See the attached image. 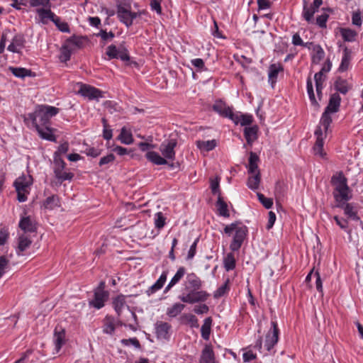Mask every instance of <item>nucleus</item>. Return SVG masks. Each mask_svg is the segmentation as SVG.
Listing matches in <instances>:
<instances>
[{
    "instance_id": "052dcab7",
    "label": "nucleus",
    "mask_w": 363,
    "mask_h": 363,
    "mask_svg": "<svg viewBox=\"0 0 363 363\" xmlns=\"http://www.w3.org/2000/svg\"><path fill=\"white\" fill-rule=\"evenodd\" d=\"M96 36L101 37L102 40L106 42L109 40H112L115 35L112 31L106 32L105 30H101L99 33L96 34Z\"/></svg>"
},
{
    "instance_id": "7ed1b4c3",
    "label": "nucleus",
    "mask_w": 363,
    "mask_h": 363,
    "mask_svg": "<svg viewBox=\"0 0 363 363\" xmlns=\"http://www.w3.org/2000/svg\"><path fill=\"white\" fill-rule=\"evenodd\" d=\"M65 165L66 164L65 161L61 158V157H59L57 155H54L53 171L55 178L60 183H62L66 180H71L74 177V174L72 172H63L64 169L65 168Z\"/></svg>"
},
{
    "instance_id": "a211bd4d",
    "label": "nucleus",
    "mask_w": 363,
    "mask_h": 363,
    "mask_svg": "<svg viewBox=\"0 0 363 363\" xmlns=\"http://www.w3.org/2000/svg\"><path fill=\"white\" fill-rule=\"evenodd\" d=\"M334 88L337 92L342 94H346L350 90L352 89V84H349L346 79L339 77L334 82Z\"/></svg>"
},
{
    "instance_id": "412c9836",
    "label": "nucleus",
    "mask_w": 363,
    "mask_h": 363,
    "mask_svg": "<svg viewBox=\"0 0 363 363\" xmlns=\"http://www.w3.org/2000/svg\"><path fill=\"white\" fill-rule=\"evenodd\" d=\"M313 53L311 55V62L314 65H318L325 57V52L320 45H315L313 43L311 49Z\"/></svg>"
},
{
    "instance_id": "ea45409f",
    "label": "nucleus",
    "mask_w": 363,
    "mask_h": 363,
    "mask_svg": "<svg viewBox=\"0 0 363 363\" xmlns=\"http://www.w3.org/2000/svg\"><path fill=\"white\" fill-rule=\"evenodd\" d=\"M314 11L311 9V8L308 6V3L306 0H304L303 2V13L302 16L303 18L308 23H313V16H314Z\"/></svg>"
},
{
    "instance_id": "6ab92c4d",
    "label": "nucleus",
    "mask_w": 363,
    "mask_h": 363,
    "mask_svg": "<svg viewBox=\"0 0 363 363\" xmlns=\"http://www.w3.org/2000/svg\"><path fill=\"white\" fill-rule=\"evenodd\" d=\"M167 271H164L157 281L152 286L148 288V289L146 291L147 296L153 294L157 291L161 289L163 287L167 280Z\"/></svg>"
},
{
    "instance_id": "13d9d810",
    "label": "nucleus",
    "mask_w": 363,
    "mask_h": 363,
    "mask_svg": "<svg viewBox=\"0 0 363 363\" xmlns=\"http://www.w3.org/2000/svg\"><path fill=\"white\" fill-rule=\"evenodd\" d=\"M329 15L323 13L316 18V24L321 28H325L327 27V21L328 20Z\"/></svg>"
},
{
    "instance_id": "6e6d98bb",
    "label": "nucleus",
    "mask_w": 363,
    "mask_h": 363,
    "mask_svg": "<svg viewBox=\"0 0 363 363\" xmlns=\"http://www.w3.org/2000/svg\"><path fill=\"white\" fill-rule=\"evenodd\" d=\"M186 273V269L184 267H180L174 276L172 278L170 281L176 285L184 276Z\"/></svg>"
},
{
    "instance_id": "c9c22d12",
    "label": "nucleus",
    "mask_w": 363,
    "mask_h": 363,
    "mask_svg": "<svg viewBox=\"0 0 363 363\" xmlns=\"http://www.w3.org/2000/svg\"><path fill=\"white\" fill-rule=\"evenodd\" d=\"M74 50L65 43L60 49V61L66 62L67 61L69 60Z\"/></svg>"
},
{
    "instance_id": "680f3d73",
    "label": "nucleus",
    "mask_w": 363,
    "mask_h": 363,
    "mask_svg": "<svg viewBox=\"0 0 363 363\" xmlns=\"http://www.w3.org/2000/svg\"><path fill=\"white\" fill-rule=\"evenodd\" d=\"M55 340H65V330L60 325H57L55 329Z\"/></svg>"
},
{
    "instance_id": "79ce46f5",
    "label": "nucleus",
    "mask_w": 363,
    "mask_h": 363,
    "mask_svg": "<svg viewBox=\"0 0 363 363\" xmlns=\"http://www.w3.org/2000/svg\"><path fill=\"white\" fill-rule=\"evenodd\" d=\"M185 308V306L180 303H174L172 307L169 308L167 311V315L171 318H174L178 315Z\"/></svg>"
},
{
    "instance_id": "ddd939ff",
    "label": "nucleus",
    "mask_w": 363,
    "mask_h": 363,
    "mask_svg": "<svg viewBox=\"0 0 363 363\" xmlns=\"http://www.w3.org/2000/svg\"><path fill=\"white\" fill-rule=\"evenodd\" d=\"M87 41L86 36L73 35L66 40L65 43L74 51L76 49L83 48Z\"/></svg>"
},
{
    "instance_id": "4be33fe9",
    "label": "nucleus",
    "mask_w": 363,
    "mask_h": 363,
    "mask_svg": "<svg viewBox=\"0 0 363 363\" xmlns=\"http://www.w3.org/2000/svg\"><path fill=\"white\" fill-rule=\"evenodd\" d=\"M288 186L284 181H278L274 189V195L277 201H281L286 195Z\"/></svg>"
},
{
    "instance_id": "8fccbe9b",
    "label": "nucleus",
    "mask_w": 363,
    "mask_h": 363,
    "mask_svg": "<svg viewBox=\"0 0 363 363\" xmlns=\"http://www.w3.org/2000/svg\"><path fill=\"white\" fill-rule=\"evenodd\" d=\"M323 140H316L315 143L313 147V150L315 155H318L321 157H323L325 155V152H323Z\"/></svg>"
},
{
    "instance_id": "c85d7f7f",
    "label": "nucleus",
    "mask_w": 363,
    "mask_h": 363,
    "mask_svg": "<svg viewBox=\"0 0 363 363\" xmlns=\"http://www.w3.org/2000/svg\"><path fill=\"white\" fill-rule=\"evenodd\" d=\"M31 244L32 240L26 234H22L21 235H20L18 237V250L19 252H18L17 254L20 255L21 253L24 252L26 249H28Z\"/></svg>"
},
{
    "instance_id": "f257e3e1",
    "label": "nucleus",
    "mask_w": 363,
    "mask_h": 363,
    "mask_svg": "<svg viewBox=\"0 0 363 363\" xmlns=\"http://www.w3.org/2000/svg\"><path fill=\"white\" fill-rule=\"evenodd\" d=\"M330 183L334 187L333 196L337 202L347 201L352 198L347 179L342 171L337 172L332 176Z\"/></svg>"
},
{
    "instance_id": "de8ad7c7",
    "label": "nucleus",
    "mask_w": 363,
    "mask_h": 363,
    "mask_svg": "<svg viewBox=\"0 0 363 363\" xmlns=\"http://www.w3.org/2000/svg\"><path fill=\"white\" fill-rule=\"evenodd\" d=\"M210 183H211V189L213 194H216L218 196V195H221L220 190L219 188V184H220V177H216L215 179H210Z\"/></svg>"
},
{
    "instance_id": "39448f33",
    "label": "nucleus",
    "mask_w": 363,
    "mask_h": 363,
    "mask_svg": "<svg viewBox=\"0 0 363 363\" xmlns=\"http://www.w3.org/2000/svg\"><path fill=\"white\" fill-rule=\"evenodd\" d=\"M186 294H182L179 298V299L186 303H195L199 302H204L209 297V294L206 291L202 290H192L187 291Z\"/></svg>"
},
{
    "instance_id": "aec40b11",
    "label": "nucleus",
    "mask_w": 363,
    "mask_h": 363,
    "mask_svg": "<svg viewBox=\"0 0 363 363\" xmlns=\"http://www.w3.org/2000/svg\"><path fill=\"white\" fill-rule=\"evenodd\" d=\"M36 130L43 139L52 142L56 141V137L53 134V129L50 128L49 125L39 126Z\"/></svg>"
},
{
    "instance_id": "c03bdc74",
    "label": "nucleus",
    "mask_w": 363,
    "mask_h": 363,
    "mask_svg": "<svg viewBox=\"0 0 363 363\" xmlns=\"http://www.w3.org/2000/svg\"><path fill=\"white\" fill-rule=\"evenodd\" d=\"M340 33L345 41L352 42L355 39L357 33L350 28H340Z\"/></svg>"
},
{
    "instance_id": "7c9ffc66",
    "label": "nucleus",
    "mask_w": 363,
    "mask_h": 363,
    "mask_svg": "<svg viewBox=\"0 0 363 363\" xmlns=\"http://www.w3.org/2000/svg\"><path fill=\"white\" fill-rule=\"evenodd\" d=\"M146 157L149 161L157 165L168 164L167 160L164 157H161L155 151L147 152Z\"/></svg>"
},
{
    "instance_id": "f3484780",
    "label": "nucleus",
    "mask_w": 363,
    "mask_h": 363,
    "mask_svg": "<svg viewBox=\"0 0 363 363\" xmlns=\"http://www.w3.org/2000/svg\"><path fill=\"white\" fill-rule=\"evenodd\" d=\"M171 325L164 322L157 323L156 325V333L158 339L167 340L169 338V331Z\"/></svg>"
},
{
    "instance_id": "a18cd8bd",
    "label": "nucleus",
    "mask_w": 363,
    "mask_h": 363,
    "mask_svg": "<svg viewBox=\"0 0 363 363\" xmlns=\"http://www.w3.org/2000/svg\"><path fill=\"white\" fill-rule=\"evenodd\" d=\"M224 267L226 271H230L235 267V259L232 253H229L224 259Z\"/></svg>"
},
{
    "instance_id": "603ef678",
    "label": "nucleus",
    "mask_w": 363,
    "mask_h": 363,
    "mask_svg": "<svg viewBox=\"0 0 363 363\" xmlns=\"http://www.w3.org/2000/svg\"><path fill=\"white\" fill-rule=\"evenodd\" d=\"M330 113L325 111L320 119V124L323 126L325 131L328 130V127L332 123V118L330 116Z\"/></svg>"
},
{
    "instance_id": "5701e85b",
    "label": "nucleus",
    "mask_w": 363,
    "mask_h": 363,
    "mask_svg": "<svg viewBox=\"0 0 363 363\" xmlns=\"http://www.w3.org/2000/svg\"><path fill=\"white\" fill-rule=\"evenodd\" d=\"M37 13L43 23H46V19H50L51 21H54L55 18H57V16L51 11L50 8L45 7L41 9H38L36 10Z\"/></svg>"
},
{
    "instance_id": "338daca9",
    "label": "nucleus",
    "mask_w": 363,
    "mask_h": 363,
    "mask_svg": "<svg viewBox=\"0 0 363 363\" xmlns=\"http://www.w3.org/2000/svg\"><path fill=\"white\" fill-rule=\"evenodd\" d=\"M115 156L113 154L111 153L106 156L101 157L99 160V164L100 167H102L105 164H108L112 163L115 160Z\"/></svg>"
},
{
    "instance_id": "9b49d317",
    "label": "nucleus",
    "mask_w": 363,
    "mask_h": 363,
    "mask_svg": "<svg viewBox=\"0 0 363 363\" xmlns=\"http://www.w3.org/2000/svg\"><path fill=\"white\" fill-rule=\"evenodd\" d=\"M202 281L195 273H189L186 277L185 289L186 291L199 290L202 286Z\"/></svg>"
},
{
    "instance_id": "58836bf2",
    "label": "nucleus",
    "mask_w": 363,
    "mask_h": 363,
    "mask_svg": "<svg viewBox=\"0 0 363 363\" xmlns=\"http://www.w3.org/2000/svg\"><path fill=\"white\" fill-rule=\"evenodd\" d=\"M306 88H307V92H308L310 101L311 102V104L315 107H319V104L315 97L312 79L311 77H308L307 79Z\"/></svg>"
},
{
    "instance_id": "cd10ccee",
    "label": "nucleus",
    "mask_w": 363,
    "mask_h": 363,
    "mask_svg": "<svg viewBox=\"0 0 363 363\" xmlns=\"http://www.w3.org/2000/svg\"><path fill=\"white\" fill-rule=\"evenodd\" d=\"M9 70L16 77L24 78L26 77H34L35 74L30 70L23 67H10Z\"/></svg>"
},
{
    "instance_id": "864d4df0",
    "label": "nucleus",
    "mask_w": 363,
    "mask_h": 363,
    "mask_svg": "<svg viewBox=\"0 0 363 363\" xmlns=\"http://www.w3.org/2000/svg\"><path fill=\"white\" fill-rule=\"evenodd\" d=\"M118 52L119 49H118L116 45H111L107 47L106 54L109 60L118 59Z\"/></svg>"
},
{
    "instance_id": "b1692460",
    "label": "nucleus",
    "mask_w": 363,
    "mask_h": 363,
    "mask_svg": "<svg viewBox=\"0 0 363 363\" xmlns=\"http://www.w3.org/2000/svg\"><path fill=\"white\" fill-rule=\"evenodd\" d=\"M257 132L258 127L256 125L251 127L245 128L244 135L248 144L251 145L254 141H255L257 139Z\"/></svg>"
},
{
    "instance_id": "2eb2a0df",
    "label": "nucleus",
    "mask_w": 363,
    "mask_h": 363,
    "mask_svg": "<svg viewBox=\"0 0 363 363\" xmlns=\"http://www.w3.org/2000/svg\"><path fill=\"white\" fill-rule=\"evenodd\" d=\"M199 363H217L211 345H206L201 352Z\"/></svg>"
},
{
    "instance_id": "a19ab883",
    "label": "nucleus",
    "mask_w": 363,
    "mask_h": 363,
    "mask_svg": "<svg viewBox=\"0 0 363 363\" xmlns=\"http://www.w3.org/2000/svg\"><path fill=\"white\" fill-rule=\"evenodd\" d=\"M272 327L266 335V340H278L279 330L277 323L272 322Z\"/></svg>"
},
{
    "instance_id": "dca6fc26",
    "label": "nucleus",
    "mask_w": 363,
    "mask_h": 363,
    "mask_svg": "<svg viewBox=\"0 0 363 363\" xmlns=\"http://www.w3.org/2000/svg\"><path fill=\"white\" fill-rule=\"evenodd\" d=\"M341 98L338 93L333 94L329 99L328 104L325 108V111L329 113H336L339 111Z\"/></svg>"
},
{
    "instance_id": "9d476101",
    "label": "nucleus",
    "mask_w": 363,
    "mask_h": 363,
    "mask_svg": "<svg viewBox=\"0 0 363 363\" xmlns=\"http://www.w3.org/2000/svg\"><path fill=\"white\" fill-rule=\"evenodd\" d=\"M78 92L82 96L86 97L89 100L103 97V92L101 90L87 84H82Z\"/></svg>"
},
{
    "instance_id": "0eeeda50",
    "label": "nucleus",
    "mask_w": 363,
    "mask_h": 363,
    "mask_svg": "<svg viewBox=\"0 0 363 363\" xmlns=\"http://www.w3.org/2000/svg\"><path fill=\"white\" fill-rule=\"evenodd\" d=\"M105 282L101 281L96 289L94 290V298L89 302V304L97 309L101 308L104 306V302L108 298V292L104 290Z\"/></svg>"
},
{
    "instance_id": "4468645a",
    "label": "nucleus",
    "mask_w": 363,
    "mask_h": 363,
    "mask_svg": "<svg viewBox=\"0 0 363 363\" xmlns=\"http://www.w3.org/2000/svg\"><path fill=\"white\" fill-rule=\"evenodd\" d=\"M18 227L24 232L23 234L37 232L36 223L30 216L21 218L18 223Z\"/></svg>"
},
{
    "instance_id": "1a4fd4ad",
    "label": "nucleus",
    "mask_w": 363,
    "mask_h": 363,
    "mask_svg": "<svg viewBox=\"0 0 363 363\" xmlns=\"http://www.w3.org/2000/svg\"><path fill=\"white\" fill-rule=\"evenodd\" d=\"M177 140L173 138L169 139L161 144L160 150L166 160H174V147L177 146Z\"/></svg>"
},
{
    "instance_id": "bf43d9fd",
    "label": "nucleus",
    "mask_w": 363,
    "mask_h": 363,
    "mask_svg": "<svg viewBox=\"0 0 363 363\" xmlns=\"http://www.w3.org/2000/svg\"><path fill=\"white\" fill-rule=\"evenodd\" d=\"M326 77L324 75V73L321 71L315 73L314 75V80L315 83V86H318V89L320 86H323V82L325 80Z\"/></svg>"
},
{
    "instance_id": "6e6552de",
    "label": "nucleus",
    "mask_w": 363,
    "mask_h": 363,
    "mask_svg": "<svg viewBox=\"0 0 363 363\" xmlns=\"http://www.w3.org/2000/svg\"><path fill=\"white\" fill-rule=\"evenodd\" d=\"M248 230L245 225L238 227L236 229L233 239L230 245L232 251H238L241 247L245 239L246 238Z\"/></svg>"
},
{
    "instance_id": "2f4dec72",
    "label": "nucleus",
    "mask_w": 363,
    "mask_h": 363,
    "mask_svg": "<svg viewBox=\"0 0 363 363\" xmlns=\"http://www.w3.org/2000/svg\"><path fill=\"white\" fill-rule=\"evenodd\" d=\"M280 71H283V67L279 64H272L269 66V82L272 86L276 82L278 74Z\"/></svg>"
},
{
    "instance_id": "69168bd1",
    "label": "nucleus",
    "mask_w": 363,
    "mask_h": 363,
    "mask_svg": "<svg viewBox=\"0 0 363 363\" xmlns=\"http://www.w3.org/2000/svg\"><path fill=\"white\" fill-rule=\"evenodd\" d=\"M243 361L245 362H249L256 358V354L250 350H243L242 354Z\"/></svg>"
},
{
    "instance_id": "72a5a7b5",
    "label": "nucleus",
    "mask_w": 363,
    "mask_h": 363,
    "mask_svg": "<svg viewBox=\"0 0 363 363\" xmlns=\"http://www.w3.org/2000/svg\"><path fill=\"white\" fill-rule=\"evenodd\" d=\"M212 324V318L208 317L204 320L203 324L201 328V336L205 340H208L210 337L211 327Z\"/></svg>"
},
{
    "instance_id": "c756f323",
    "label": "nucleus",
    "mask_w": 363,
    "mask_h": 363,
    "mask_svg": "<svg viewBox=\"0 0 363 363\" xmlns=\"http://www.w3.org/2000/svg\"><path fill=\"white\" fill-rule=\"evenodd\" d=\"M216 207L218 211V214L225 218H228L230 213L228 208L226 202L223 200L221 195H218V200L216 202Z\"/></svg>"
},
{
    "instance_id": "f704fd0d",
    "label": "nucleus",
    "mask_w": 363,
    "mask_h": 363,
    "mask_svg": "<svg viewBox=\"0 0 363 363\" xmlns=\"http://www.w3.org/2000/svg\"><path fill=\"white\" fill-rule=\"evenodd\" d=\"M216 140H211L207 141L198 140L196 141V146L199 149L205 151H211L216 147Z\"/></svg>"
},
{
    "instance_id": "3c124183",
    "label": "nucleus",
    "mask_w": 363,
    "mask_h": 363,
    "mask_svg": "<svg viewBox=\"0 0 363 363\" xmlns=\"http://www.w3.org/2000/svg\"><path fill=\"white\" fill-rule=\"evenodd\" d=\"M345 214L350 218H352L354 220H358L359 217L357 215V212L354 211L353 206L351 203H347L344 206Z\"/></svg>"
},
{
    "instance_id": "f8f14e48",
    "label": "nucleus",
    "mask_w": 363,
    "mask_h": 363,
    "mask_svg": "<svg viewBox=\"0 0 363 363\" xmlns=\"http://www.w3.org/2000/svg\"><path fill=\"white\" fill-rule=\"evenodd\" d=\"M117 16L121 22L124 23L128 28L132 26L130 15V6H125L122 4L117 5Z\"/></svg>"
},
{
    "instance_id": "0e129e2a",
    "label": "nucleus",
    "mask_w": 363,
    "mask_h": 363,
    "mask_svg": "<svg viewBox=\"0 0 363 363\" xmlns=\"http://www.w3.org/2000/svg\"><path fill=\"white\" fill-rule=\"evenodd\" d=\"M30 6L32 7L42 6L48 8L51 6L50 0H30Z\"/></svg>"
},
{
    "instance_id": "a878e982",
    "label": "nucleus",
    "mask_w": 363,
    "mask_h": 363,
    "mask_svg": "<svg viewBox=\"0 0 363 363\" xmlns=\"http://www.w3.org/2000/svg\"><path fill=\"white\" fill-rule=\"evenodd\" d=\"M116 328V320L113 317L106 315L103 320V332L107 334H112Z\"/></svg>"
},
{
    "instance_id": "f03ea898",
    "label": "nucleus",
    "mask_w": 363,
    "mask_h": 363,
    "mask_svg": "<svg viewBox=\"0 0 363 363\" xmlns=\"http://www.w3.org/2000/svg\"><path fill=\"white\" fill-rule=\"evenodd\" d=\"M59 113V108L47 106H38L33 113H29L28 117L32 121L33 125L35 128L39 126L49 125L50 120Z\"/></svg>"
},
{
    "instance_id": "4c0bfd02",
    "label": "nucleus",
    "mask_w": 363,
    "mask_h": 363,
    "mask_svg": "<svg viewBox=\"0 0 363 363\" xmlns=\"http://www.w3.org/2000/svg\"><path fill=\"white\" fill-rule=\"evenodd\" d=\"M60 205L59 197L56 195H52L51 196L48 197L43 203L45 208L50 210L60 206Z\"/></svg>"
},
{
    "instance_id": "5fc2aeb1",
    "label": "nucleus",
    "mask_w": 363,
    "mask_h": 363,
    "mask_svg": "<svg viewBox=\"0 0 363 363\" xmlns=\"http://www.w3.org/2000/svg\"><path fill=\"white\" fill-rule=\"evenodd\" d=\"M166 218L162 212H158L155 214V225L158 229L162 228L165 225Z\"/></svg>"
},
{
    "instance_id": "37998d69",
    "label": "nucleus",
    "mask_w": 363,
    "mask_h": 363,
    "mask_svg": "<svg viewBox=\"0 0 363 363\" xmlns=\"http://www.w3.org/2000/svg\"><path fill=\"white\" fill-rule=\"evenodd\" d=\"M350 62V54L348 49L347 48H345L344 50V55H343V57L342 59V62H341V64L338 69L339 71L340 72L346 71L349 67Z\"/></svg>"
},
{
    "instance_id": "4d7b16f0",
    "label": "nucleus",
    "mask_w": 363,
    "mask_h": 363,
    "mask_svg": "<svg viewBox=\"0 0 363 363\" xmlns=\"http://www.w3.org/2000/svg\"><path fill=\"white\" fill-rule=\"evenodd\" d=\"M257 197L261 203L267 208L269 209L273 205V200L270 198L265 197L262 194L258 193Z\"/></svg>"
},
{
    "instance_id": "393cba45",
    "label": "nucleus",
    "mask_w": 363,
    "mask_h": 363,
    "mask_svg": "<svg viewBox=\"0 0 363 363\" xmlns=\"http://www.w3.org/2000/svg\"><path fill=\"white\" fill-rule=\"evenodd\" d=\"M259 162V156L253 152H250L249 162H248V173L253 174L257 171H259L258 168V162Z\"/></svg>"
},
{
    "instance_id": "09e8293b",
    "label": "nucleus",
    "mask_w": 363,
    "mask_h": 363,
    "mask_svg": "<svg viewBox=\"0 0 363 363\" xmlns=\"http://www.w3.org/2000/svg\"><path fill=\"white\" fill-rule=\"evenodd\" d=\"M53 23L61 32L70 33L68 23L66 22H62L60 17L57 16Z\"/></svg>"
},
{
    "instance_id": "e433bc0d",
    "label": "nucleus",
    "mask_w": 363,
    "mask_h": 363,
    "mask_svg": "<svg viewBox=\"0 0 363 363\" xmlns=\"http://www.w3.org/2000/svg\"><path fill=\"white\" fill-rule=\"evenodd\" d=\"M118 140L125 145H130L133 143V135L130 131H128L125 127L121 128L120 135H118Z\"/></svg>"
},
{
    "instance_id": "20e7f679",
    "label": "nucleus",
    "mask_w": 363,
    "mask_h": 363,
    "mask_svg": "<svg viewBox=\"0 0 363 363\" xmlns=\"http://www.w3.org/2000/svg\"><path fill=\"white\" fill-rule=\"evenodd\" d=\"M17 192V199L19 202H24L27 200V195L29 194V187L31 182L26 177H18L13 183Z\"/></svg>"
},
{
    "instance_id": "473e14b6",
    "label": "nucleus",
    "mask_w": 363,
    "mask_h": 363,
    "mask_svg": "<svg viewBox=\"0 0 363 363\" xmlns=\"http://www.w3.org/2000/svg\"><path fill=\"white\" fill-rule=\"evenodd\" d=\"M260 181L261 173L260 171H257V172L254 173L252 176L248 177L247 185L250 189L255 190L259 188Z\"/></svg>"
},
{
    "instance_id": "e2e57ef3",
    "label": "nucleus",
    "mask_w": 363,
    "mask_h": 363,
    "mask_svg": "<svg viewBox=\"0 0 363 363\" xmlns=\"http://www.w3.org/2000/svg\"><path fill=\"white\" fill-rule=\"evenodd\" d=\"M238 117H239L238 123H240L242 126L250 125L253 121V118L251 115L242 114L240 116H238Z\"/></svg>"
},
{
    "instance_id": "774afa93",
    "label": "nucleus",
    "mask_w": 363,
    "mask_h": 363,
    "mask_svg": "<svg viewBox=\"0 0 363 363\" xmlns=\"http://www.w3.org/2000/svg\"><path fill=\"white\" fill-rule=\"evenodd\" d=\"M118 58L121 59L122 61H124V62L130 60V55H129L128 50L125 48L121 47L119 48Z\"/></svg>"
},
{
    "instance_id": "bb28decb",
    "label": "nucleus",
    "mask_w": 363,
    "mask_h": 363,
    "mask_svg": "<svg viewBox=\"0 0 363 363\" xmlns=\"http://www.w3.org/2000/svg\"><path fill=\"white\" fill-rule=\"evenodd\" d=\"M113 306L117 315L120 316L124 307L127 306L125 296L121 294L113 298Z\"/></svg>"
},
{
    "instance_id": "49530a36",
    "label": "nucleus",
    "mask_w": 363,
    "mask_h": 363,
    "mask_svg": "<svg viewBox=\"0 0 363 363\" xmlns=\"http://www.w3.org/2000/svg\"><path fill=\"white\" fill-rule=\"evenodd\" d=\"M292 43L294 45H301V46L307 48L309 50L311 49V45H313L312 42L303 43L301 38L300 37V35L298 33H295L293 35Z\"/></svg>"
},
{
    "instance_id": "423d86ee",
    "label": "nucleus",
    "mask_w": 363,
    "mask_h": 363,
    "mask_svg": "<svg viewBox=\"0 0 363 363\" xmlns=\"http://www.w3.org/2000/svg\"><path fill=\"white\" fill-rule=\"evenodd\" d=\"M212 108L220 116L223 118H228L230 120H232L236 125L238 124V116L234 114L232 108L228 106L224 101L221 100L216 101L215 104L213 105Z\"/></svg>"
}]
</instances>
